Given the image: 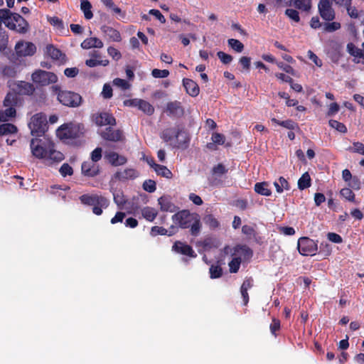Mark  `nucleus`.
I'll use <instances>...</instances> for the list:
<instances>
[{
	"mask_svg": "<svg viewBox=\"0 0 364 364\" xmlns=\"http://www.w3.org/2000/svg\"><path fill=\"white\" fill-rule=\"evenodd\" d=\"M173 225L178 228L189 229L193 236H198L200 232L202 223L200 216L197 213H191L188 210H181L173 214L171 217Z\"/></svg>",
	"mask_w": 364,
	"mask_h": 364,
	"instance_id": "nucleus-1",
	"label": "nucleus"
},
{
	"mask_svg": "<svg viewBox=\"0 0 364 364\" xmlns=\"http://www.w3.org/2000/svg\"><path fill=\"white\" fill-rule=\"evenodd\" d=\"M0 20L9 29L18 33L24 34L29 30L28 21L19 14L11 12L8 9H0Z\"/></svg>",
	"mask_w": 364,
	"mask_h": 364,
	"instance_id": "nucleus-2",
	"label": "nucleus"
},
{
	"mask_svg": "<svg viewBox=\"0 0 364 364\" xmlns=\"http://www.w3.org/2000/svg\"><path fill=\"white\" fill-rule=\"evenodd\" d=\"M79 200L82 205L92 207V211L96 215H101L103 209L109 205V200L98 193L83 194L79 197Z\"/></svg>",
	"mask_w": 364,
	"mask_h": 364,
	"instance_id": "nucleus-3",
	"label": "nucleus"
},
{
	"mask_svg": "<svg viewBox=\"0 0 364 364\" xmlns=\"http://www.w3.org/2000/svg\"><path fill=\"white\" fill-rule=\"evenodd\" d=\"M30 147L33 156L43 159L47 156L48 151H50V149L55 147V144L46 136H35L31 140Z\"/></svg>",
	"mask_w": 364,
	"mask_h": 364,
	"instance_id": "nucleus-4",
	"label": "nucleus"
},
{
	"mask_svg": "<svg viewBox=\"0 0 364 364\" xmlns=\"http://www.w3.org/2000/svg\"><path fill=\"white\" fill-rule=\"evenodd\" d=\"M53 94L57 95V99L60 104L68 107H78L82 102V96L75 92L61 90L60 86H52Z\"/></svg>",
	"mask_w": 364,
	"mask_h": 364,
	"instance_id": "nucleus-5",
	"label": "nucleus"
},
{
	"mask_svg": "<svg viewBox=\"0 0 364 364\" xmlns=\"http://www.w3.org/2000/svg\"><path fill=\"white\" fill-rule=\"evenodd\" d=\"M85 131L82 124H64L57 129L56 135L61 140L76 139L82 137Z\"/></svg>",
	"mask_w": 364,
	"mask_h": 364,
	"instance_id": "nucleus-6",
	"label": "nucleus"
},
{
	"mask_svg": "<svg viewBox=\"0 0 364 364\" xmlns=\"http://www.w3.org/2000/svg\"><path fill=\"white\" fill-rule=\"evenodd\" d=\"M28 127L32 136H45L44 134L48 129V121L46 114L41 112L34 114L31 118Z\"/></svg>",
	"mask_w": 364,
	"mask_h": 364,
	"instance_id": "nucleus-7",
	"label": "nucleus"
},
{
	"mask_svg": "<svg viewBox=\"0 0 364 364\" xmlns=\"http://www.w3.org/2000/svg\"><path fill=\"white\" fill-rule=\"evenodd\" d=\"M31 80L37 86L45 87L55 83L58 77L53 72L38 69L32 73Z\"/></svg>",
	"mask_w": 364,
	"mask_h": 364,
	"instance_id": "nucleus-8",
	"label": "nucleus"
},
{
	"mask_svg": "<svg viewBox=\"0 0 364 364\" xmlns=\"http://www.w3.org/2000/svg\"><path fill=\"white\" fill-rule=\"evenodd\" d=\"M297 249L301 255L313 256L318 250V245L315 240L308 237H301L298 240Z\"/></svg>",
	"mask_w": 364,
	"mask_h": 364,
	"instance_id": "nucleus-9",
	"label": "nucleus"
},
{
	"mask_svg": "<svg viewBox=\"0 0 364 364\" xmlns=\"http://www.w3.org/2000/svg\"><path fill=\"white\" fill-rule=\"evenodd\" d=\"M320 16L326 21H331L335 18V11L330 0H320L318 4Z\"/></svg>",
	"mask_w": 364,
	"mask_h": 364,
	"instance_id": "nucleus-10",
	"label": "nucleus"
},
{
	"mask_svg": "<svg viewBox=\"0 0 364 364\" xmlns=\"http://www.w3.org/2000/svg\"><path fill=\"white\" fill-rule=\"evenodd\" d=\"M92 121L98 127L106 125L114 126L116 124V119L112 114L102 112L92 114Z\"/></svg>",
	"mask_w": 364,
	"mask_h": 364,
	"instance_id": "nucleus-11",
	"label": "nucleus"
},
{
	"mask_svg": "<svg viewBox=\"0 0 364 364\" xmlns=\"http://www.w3.org/2000/svg\"><path fill=\"white\" fill-rule=\"evenodd\" d=\"M15 51L18 57L32 56L36 52V46L31 42L19 41L15 46Z\"/></svg>",
	"mask_w": 364,
	"mask_h": 364,
	"instance_id": "nucleus-12",
	"label": "nucleus"
},
{
	"mask_svg": "<svg viewBox=\"0 0 364 364\" xmlns=\"http://www.w3.org/2000/svg\"><path fill=\"white\" fill-rule=\"evenodd\" d=\"M191 137L188 133L183 127H178V135L173 143H171V146L173 148L180 149H186L189 146Z\"/></svg>",
	"mask_w": 364,
	"mask_h": 364,
	"instance_id": "nucleus-13",
	"label": "nucleus"
},
{
	"mask_svg": "<svg viewBox=\"0 0 364 364\" xmlns=\"http://www.w3.org/2000/svg\"><path fill=\"white\" fill-rule=\"evenodd\" d=\"M164 112L168 116L173 118H181L185 113L181 102L177 100L168 102L166 104Z\"/></svg>",
	"mask_w": 364,
	"mask_h": 364,
	"instance_id": "nucleus-14",
	"label": "nucleus"
},
{
	"mask_svg": "<svg viewBox=\"0 0 364 364\" xmlns=\"http://www.w3.org/2000/svg\"><path fill=\"white\" fill-rule=\"evenodd\" d=\"M81 171L85 176L95 177L100 174V168L97 163L88 160L82 164Z\"/></svg>",
	"mask_w": 364,
	"mask_h": 364,
	"instance_id": "nucleus-15",
	"label": "nucleus"
},
{
	"mask_svg": "<svg viewBox=\"0 0 364 364\" xmlns=\"http://www.w3.org/2000/svg\"><path fill=\"white\" fill-rule=\"evenodd\" d=\"M172 250L176 253L189 256L191 257H196L197 255L189 245L183 243L181 241H176L172 246Z\"/></svg>",
	"mask_w": 364,
	"mask_h": 364,
	"instance_id": "nucleus-16",
	"label": "nucleus"
},
{
	"mask_svg": "<svg viewBox=\"0 0 364 364\" xmlns=\"http://www.w3.org/2000/svg\"><path fill=\"white\" fill-rule=\"evenodd\" d=\"M102 139L110 141H120L123 139V134L119 129H113L112 127L106 128L100 134Z\"/></svg>",
	"mask_w": 364,
	"mask_h": 364,
	"instance_id": "nucleus-17",
	"label": "nucleus"
},
{
	"mask_svg": "<svg viewBox=\"0 0 364 364\" xmlns=\"http://www.w3.org/2000/svg\"><path fill=\"white\" fill-rule=\"evenodd\" d=\"M105 159L113 166H119L127 163V159L125 156H121L117 152L109 151L105 154Z\"/></svg>",
	"mask_w": 364,
	"mask_h": 364,
	"instance_id": "nucleus-18",
	"label": "nucleus"
},
{
	"mask_svg": "<svg viewBox=\"0 0 364 364\" xmlns=\"http://www.w3.org/2000/svg\"><path fill=\"white\" fill-rule=\"evenodd\" d=\"M183 85L187 92L191 97H196L198 95L200 88L198 85L191 79L183 78Z\"/></svg>",
	"mask_w": 364,
	"mask_h": 364,
	"instance_id": "nucleus-19",
	"label": "nucleus"
},
{
	"mask_svg": "<svg viewBox=\"0 0 364 364\" xmlns=\"http://www.w3.org/2000/svg\"><path fill=\"white\" fill-rule=\"evenodd\" d=\"M16 92L18 95H32L35 87L32 83L21 80L16 83Z\"/></svg>",
	"mask_w": 364,
	"mask_h": 364,
	"instance_id": "nucleus-20",
	"label": "nucleus"
},
{
	"mask_svg": "<svg viewBox=\"0 0 364 364\" xmlns=\"http://www.w3.org/2000/svg\"><path fill=\"white\" fill-rule=\"evenodd\" d=\"M176 233V226L171 225L168 230L159 226H153L151 228L150 235L152 237L160 235L172 236Z\"/></svg>",
	"mask_w": 364,
	"mask_h": 364,
	"instance_id": "nucleus-21",
	"label": "nucleus"
},
{
	"mask_svg": "<svg viewBox=\"0 0 364 364\" xmlns=\"http://www.w3.org/2000/svg\"><path fill=\"white\" fill-rule=\"evenodd\" d=\"M101 31L112 41L120 42L122 41V36L119 31L111 26L105 25L102 26L101 27Z\"/></svg>",
	"mask_w": 364,
	"mask_h": 364,
	"instance_id": "nucleus-22",
	"label": "nucleus"
},
{
	"mask_svg": "<svg viewBox=\"0 0 364 364\" xmlns=\"http://www.w3.org/2000/svg\"><path fill=\"white\" fill-rule=\"evenodd\" d=\"M160 210L163 212L174 213L178 209L171 200L166 196H161L158 199Z\"/></svg>",
	"mask_w": 364,
	"mask_h": 364,
	"instance_id": "nucleus-23",
	"label": "nucleus"
},
{
	"mask_svg": "<svg viewBox=\"0 0 364 364\" xmlns=\"http://www.w3.org/2000/svg\"><path fill=\"white\" fill-rule=\"evenodd\" d=\"M138 176V172L134 168H126L122 171H117L114 173V178L119 181L134 179Z\"/></svg>",
	"mask_w": 364,
	"mask_h": 364,
	"instance_id": "nucleus-24",
	"label": "nucleus"
},
{
	"mask_svg": "<svg viewBox=\"0 0 364 364\" xmlns=\"http://www.w3.org/2000/svg\"><path fill=\"white\" fill-rule=\"evenodd\" d=\"M178 135V127H168L164 129L160 134V137L166 143H173Z\"/></svg>",
	"mask_w": 364,
	"mask_h": 364,
	"instance_id": "nucleus-25",
	"label": "nucleus"
},
{
	"mask_svg": "<svg viewBox=\"0 0 364 364\" xmlns=\"http://www.w3.org/2000/svg\"><path fill=\"white\" fill-rule=\"evenodd\" d=\"M103 46V42L96 37L86 38L81 43V47L83 49H90L92 48H101Z\"/></svg>",
	"mask_w": 364,
	"mask_h": 364,
	"instance_id": "nucleus-26",
	"label": "nucleus"
},
{
	"mask_svg": "<svg viewBox=\"0 0 364 364\" xmlns=\"http://www.w3.org/2000/svg\"><path fill=\"white\" fill-rule=\"evenodd\" d=\"M49 163H58L64 159V155L59 151L55 149V147L50 149V151H48L47 156L44 158Z\"/></svg>",
	"mask_w": 364,
	"mask_h": 364,
	"instance_id": "nucleus-27",
	"label": "nucleus"
},
{
	"mask_svg": "<svg viewBox=\"0 0 364 364\" xmlns=\"http://www.w3.org/2000/svg\"><path fill=\"white\" fill-rule=\"evenodd\" d=\"M269 185L267 182H258L255 184V191L264 196H269L272 195V191L268 188Z\"/></svg>",
	"mask_w": 364,
	"mask_h": 364,
	"instance_id": "nucleus-28",
	"label": "nucleus"
},
{
	"mask_svg": "<svg viewBox=\"0 0 364 364\" xmlns=\"http://www.w3.org/2000/svg\"><path fill=\"white\" fill-rule=\"evenodd\" d=\"M18 100L17 93L8 92L4 100L3 105L4 107H15L18 105Z\"/></svg>",
	"mask_w": 364,
	"mask_h": 364,
	"instance_id": "nucleus-29",
	"label": "nucleus"
},
{
	"mask_svg": "<svg viewBox=\"0 0 364 364\" xmlns=\"http://www.w3.org/2000/svg\"><path fill=\"white\" fill-rule=\"evenodd\" d=\"M274 186L279 193H282L284 190L289 191L291 189L289 183L283 176H280L278 181H274Z\"/></svg>",
	"mask_w": 364,
	"mask_h": 364,
	"instance_id": "nucleus-30",
	"label": "nucleus"
},
{
	"mask_svg": "<svg viewBox=\"0 0 364 364\" xmlns=\"http://www.w3.org/2000/svg\"><path fill=\"white\" fill-rule=\"evenodd\" d=\"M141 215L147 221L153 222L158 215V211L154 208L146 206L141 209Z\"/></svg>",
	"mask_w": 364,
	"mask_h": 364,
	"instance_id": "nucleus-31",
	"label": "nucleus"
},
{
	"mask_svg": "<svg viewBox=\"0 0 364 364\" xmlns=\"http://www.w3.org/2000/svg\"><path fill=\"white\" fill-rule=\"evenodd\" d=\"M4 110H0V122H6L10 118H14L16 115V109L13 107H6Z\"/></svg>",
	"mask_w": 364,
	"mask_h": 364,
	"instance_id": "nucleus-32",
	"label": "nucleus"
},
{
	"mask_svg": "<svg viewBox=\"0 0 364 364\" xmlns=\"http://www.w3.org/2000/svg\"><path fill=\"white\" fill-rule=\"evenodd\" d=\"M80 9L83 12L85 19L90 20L93 17L92 4L88 0H81Z\"/></svg>",
	"mask_w": 364,
	"mask_h": 364,
	"instance_id": "nucleus-33",
	"label": "nucleus"
},
{
	"mask_svg": "<svg viewBox=\"0 0 364 364\" xmlns=\"http://www.w3.org/2000/svg\"><path fill=\"white\" fill-rule=\"evenodd\" d=\"M46 48L48 55L53 60H63L65 58V55L53 45L48 46Z\"/></svg>",
	"mask_w": 364,
	"mask_h": 364,
	"instance_id": "nucleus-34",
	"label": "nucleus"
},
{
	"mask_svg": "<svg viewBox=\"0 0 364 364\" xmlns=\"http://www.w3.org/2000/svg\"><path fill=\"white\" fill-rule=\"evenodd\" d=\"M17 132V127L13 124L4 123L0 124V136L16 134Z\"/></svg>",
	"mask_w": 364,
	"mask_h": 364,
	"instance_id": "nucleus-35",
	"label": "nucleus"
},
{
	"mask_svg": "<svg viewBox=\"0 0 364 364\" xmlns=\"http://www.w3.org/2000/svg\"><path fill=\"white\" fill-rule=\"evenodd\" d=\"M272 121L279 125V126H282L283 127H285L289 130H294V129H299V127L298 126V124L295 122H294L293 120L291 119H287V120H284V121H279L278 119H277L276 118H272Z\"/></svg>",
	"mask_w": 364,
	"mask_h": 364,
	"instance_id": "nucleus-36",
	"label": "nucleus"
},
{
	"mask_svg": "<svg viewBox=\"0 0 364 364\" xmlns=\"http://www.w3.org/2000/svg\"><path fill=\"white\" fill-rule=\"evenodd\" d=\"M311 185V179L308 172H305L302 174L300 178L298 180V188L300 190H304L308 188Z\"/></svg>",
	"mask_w": 364,
	"mask_h": 364,
	"instance_id": "nucleus-37",
	"label": "nucleus"
},
{
	"mask_svg": "<svg viewBox=\"0 0 364 364\" xmlns=\"http://www.w3.org/2000/svg\"><path fill=\"white\" fill-rule=\"evenodd\" d=\"M138 109L147 115H152L154 113V107L147 101L141 100L139 103Z\"/></svg>",
	"mask_w": 364,
	"mask_h": 364,
	"instance_id": "nucleus-38",
	"label": "nucleus"
},
{
	"mask_svg": "<svg viewBox=\"0 0 364 364\" xmlns=\"http://www.w3.org/2000/svg\"><path fill=\"white\" fill-rule=\"evenodd\" d=\"M0 73L5 77H15L17 74V70L14 66L4 65L0 68Z\"/></svg>",
	"mask_w": 364,
	"mask_h": 364,
	"instance_id": "nucleus-39",
	"label": "nucleus"
},
{
	"mask_svg": "<svg viewBox=\"0 0 364 364\" xmlns=\"http://www.w3.org/2000/svg\"><path fill=\"white\" fill-rule=\"evenodd\" d=\"M311 0H293L292 5L297 9L303 11H309L311 7Z\"/></svg>",
	"mask_w": 364,
	"mask_h": 364,
	"instance_id": "nucleus-40",
	"label": "nucleus"
},
{
	"mask_svg": "<svg viewBox=\"0 0 364 364\" xmlns=\"http://www.w3.org/2000/svg\"><path fill=\"white\" fill-rule=\"evenodd\" d=\"M158 176L164 177L166 178H171L173 176L172 172L164 165H156V168L154 169Z\"/></svg>",
	"mask_w": 364,
	"mask_h": 364,
	"instance_id": "nucleus-41",
	"label": "nucleus"
},
{
	"mask_svg": "<svg viewBox=\"0 0 364 364\" xmlns=\"http://www.w3.org/2000/svg\"><path fill=\"white\" fill-rule=\"evenodd\" d=\"M211 139L213 141V143H208L207 144V147L209 149H213V147L215 146V144L219 145L224 144L225 137L223 134L215 132L212 134Z\"/></svg>",
	"mask_w": 364,
	"mask_h": 364,
	"instance_id": "nucleus-42",
	"label": "nucleus"
},
{
	"mask_svg": "<svg viewBox=\"0 0 364 364\" xmlns=\"http://www.w3.org/2000/svg\"><path fill=\"white\" fill-rule=\"evenodd\" d=\"M203 221L211 229H215L220 225L218 220L212 214L206 215L203 218Z\"/></svg>",
	"mask_w": 364,
	"mask_h": 364,
	"instance_id": "nucleus-43",
	"label": "nucleus"
},
{
	"mask_svg": "<svg viewBox=\"0 0 364 364\" xmlns=\"http://www.w3.org/2000/svg\"><path fill=\"white\" fill-rule=\"evenodd\" d=\"M228 44L237 53H241L244 50V45L239 40L230 38L228 40Z\"/></svg>",
	"mask_w": 364,
	"mask_h": 364,
	"instance_id": "nucleus-44",
	"label": "nucleus"
},
{
	"mask_svg": "<svg viewBox=\"0 0 364 364\" xmlns=\"http://www.w3.org/2000/svg\"><path fill=\"white\" fill-rule=\"evenodd\" d=\"M347 49H348V53L354 57H357V58H363L364 57V53H363V50H360V48L355 47V45L352 43H348Z\"/></svg>",
	"mask_w": 364,
	"mask_h": 364,
	"instance_id": "nucleus-45",
	"label": "nucleus"
},
{
	"mask_svg": "<svg viewBox=\"0 0 364 364\" xmlns=\"http://www.w3.org/2000/svg\"><path fill=\"white\" fill-rule=\"evenodd\" d=\"M109 61L107 59L105 60H97V59H88L85 61V65L90 68H94L98 65L107 66L108 65Z\"/></svg>",
	"mask_w": 364,
	"mask_h": 364,
	"instance_id": "nucleus-46",
	"label": "nucleus"
},
{
	"mask_svg": "<svg viewBox=\"0 0 364 364\" xmlns=\"http://www.w3.org/2000/svg\"><path fill=\"white\" fill-rule=\"evenodd\" d=\"M241 262V258L239 257L232 258L228 264L230 272L237 273L240 269Z\"/></svg>",
	"mask_w": 364,
	"mask_h": 364,
	"instance_id": "nucleus-47",
	"label": "nucleus"
},
{
	"mask_svg": "<svg viewBox=\"0 0 364 364\" xmlns=\"http://www.w3.org/2000/svg\"><path fill=\"white\" fill-rule=\"evenodd\" d=\"M341 25L339 22L336 21H327L323 24V31L326 32L331 33L340 29Z\"/></svg>",
	"mask_w": 364,
	"mask_h": 364,
	"instance_id": "nucleus-48",
	"label": "nucleus"
},
{
	"mask_svg": "<svg viewBox=\"0 0 364 364\" xmlns=\"http://www.w3.org/2000/svg\"><path fill=\"white\" fill-rule=\"evenodd\" d=\"M330 127L336 129L341 133H346L348 132L347 127L343 123H341L337 120L330 119L328 122Z\"/></svg>",
	"mask_w": 364,
	"mask_h": 364,
	"instance_id": "nucleus-49",
	"label": "nucleus"
},
{
	"mask_svg": "<svg viewBox=\"0 0 364 364\" xmlns=\"http://www.w3.org/2000/svg\"><path fill=\"white\" fill-rule=\"evenodd\" d=\"M210 277L211 279H218L223 275V269L219 265H211L209 269Z\"/></svg>",
	"mask_w": 364,
	"mask_h": 364,
	"instance_id": "nucleus-50",
	"label": "nucleus"
},
{
	"mask_svg": "<svg viewBox=\"0 0 364 364\" xmlns=\"http://www.w3.org/2000/svg\"><path fill=\"white\" fill-rule=\"evenodd\" d=\"M341 196L350 202L355 203V194L349 188H342L340 191Z\"/></svg>",
	"mask_w": 364,
	"mask_h": 364,
	"instance_id": "nucleus-51",
	"label": "nucleus"
},
{
	"mask_svg": "<svg viewBox=\"0 0 364 364\" xmlns=\"http://www.w3.org/2000/svg\"><path fill=\"white\" fill-rule=\"evenodd\" d=\"M281 328V322L278 318H273L272 321L269 326L271 333L275 337L277 336V331Z\"/></svg>",
	"mask_w": 364,
	"mask_h": 364,
	"instance_id": "nucleus-52",
	"label": "nucleus"
},
{
	"mask_svg": "<svg viewBox=\"0 0 364 364\" xmlns=\"http://www.w3.org/2000/svg\"><path fill=\"white\" fill-rule=\"evenodd\" d=\"M228 171V169L223 164H218L212 169L213 175H216L219 176L227 173Z\"/></svg>",
	"mask_w": 364,
	"mask_h": 364,
	"instance_id": "nucleus-53",
	"label": "nucleus"
},
{
	"mask_svg": "<svg viewBox=\"0 0 364 364\" xmlns=\"http://www.w3.org/2000/svg\"><path fill=\"white\" fill-rule=\"evenodd\" d=\"M143 188L149 193H153L156 189V182L153 180H146L143 183Z\"/></svg>",
	"mask_w": 364,
	"mask_h": 364,
	"instance_id": "nucleus-54",
	"label": "nucleus"
},
{
	"mask_svg": "<svg viewBox=\"0 0 364 364\" xmlns=\"http://www.w3.org/2000/svg\"><path fill=\"white\" fill-rule=\"evenodd\" d=\"M217 55L220 61L225 65L230 63L233 60V58L231 55L225 53L223 51H218L217 53Z\"/></svg>",
	"mask_w": 364,
	"mask_h": 364,
	"instance_id": "nucleus-55",
	"label": "nucleus"
},
{
	"mask_svg": "<svg viewBox=\"0 0 364 364\" xmlns=\"http://www.w3.org/2000/svg\"><path fill=\"white\" fill-rule=\"evenodd\" d=\"M239 250L242 251L245 257L249 258L252 257V250L249 247L246 245H237L235 247V252H238Z\"/></svg>",
	"mask_w": 364,
	"mask_h": 364,
	"instance_id": "nucleus-56",
	"label": "nucleus"
},
{
	"mask_svg": "<svg viewBox=\"0 0 364 364\" xmlns=\"http://www.w3.org/2000/svg\"><path fill=\"white\" fill-rule=\"evenodd\" d=\"M285 15L287 16L292 21L298 23L300 21L299 12L293 9H287L285 11Z\"/></svg>",
	"mask_w": 364,
	"mask_h": 364,
	"instance_id": "nucleus-57",
	"label": "nucleus"
},
{
	"mask_svg": "<svg viewBox=\"0 0 364 364\" xmlns=\"http://www.w3.org/2000/svg\"><path fill=\"white\" fill-rule=\"evenodd\" d=\"M48 21L52 26L59 29L62 30L64 28L63 21L58 16L48 17Z\"/></svg>",
	"mask_w": 364,
	"mask_h": 364,
	"instance_id": "nucleus-58",
	"label": "nucleus"
},
{
	"mask_svg": "<svg viewBox=\"0 0 364 364\" xmlns=\"http://www.w3.org/2000/svg\"><path fill=\"white\" fill-rule=\"evenodd\" d=\"M102 149L100 147H97L91 152L90 161L97 163L102 159Z\"/></svg>",
	"mask_w": 364,
	"mask_h": 364,
	"instance_id": "nucleus-59",
	"label": "nucleus"
},
{
	"mask_svg": "<svg viewBox=\"0 0 364 364\" xmlns=\"http://www.w3.org/2000/svg\"><path fill=\"white\" fill-rule=\"evenodd\" d=\"M60 173L63 177L71 176L73 173V169L68 164L65 163L61 166Z\"/></svg>",
	"mask_w": 364,
	"mask_h": 364,
	"instance_id": "nucleus-60",
	"label": "nucleus"
},
{
	"mask_svg": "<svg viewBox=\"0 0 364 364\" xmlns=\"http://www.w3.org/2000/svg\"><path fill=\"white\" fill-rule=\"evenodd\" d=\"M107 53L116 61L119 60L122 58L121 53L113 46L108 47Z\"/></svg>",
	"mask_w": 364,
	"mask_h": 364,
	"instance_id": "nucleus-61",
	"label": "nucleus"
},
{
	"mask_svg": "<svg viewBox=\"0 0 364 364\" xmlns=\"http://www.w3.org/2000/svg\"><path fill=\"white\" fill-rule=\"evenodd\" d=\"M151 75L155 78H165L168 76L169 71L168 70L154 69Z\"/></svg>",
	"mask_w": 364,
	"mask_h": 364,
	"instance_id": "nucleus-62",
	"label": "nucleus"
},
{
	"mask_svg": "<svg viewBox=\"0 0 364 364\" xmlns=\"http://www.w3.org/2000/svg\"><path fill=\"white\" fill-rule=\"evenodd\" d=\"M240 64L244 70H248L251 65V58L247 56H242L240 58Z\"/></svg>",
	"mask_w": 364,
	"mask_h": 364,
	"instance_id": "nucleus-63",
	"label": "nucleus"
},
{
	"mask_svg": "<svg viewBox=\"0 0 364 364\" xmlns=\"http://www.w3.org/2000/svg\"><path fill=\"white\" fill-rule=\"evenodd\" d=\"M242 232L249 237L255 236L256 232L253 227L245 225L242 227Z\"/></svg>",
	"mask_w": 364,
	"mask_h": 364,
	"instance_id": "nucleus-64",
	"label": "nucleus"
}]
</instances>
